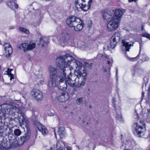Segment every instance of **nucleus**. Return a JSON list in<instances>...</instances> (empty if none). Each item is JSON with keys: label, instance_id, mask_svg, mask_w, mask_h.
I'll return each instance as SVG.
<instances>
[{"label": "nucleus", "instance_id": "nucleus-1", "mask_svg": "<svg viewBox=\"0 0 150 150\" xmlns=\"http://www.w3.org/2000/svg\"><path fill=\"white\" fill-rule=\"evenodd\" d=\"M71 61H76L75 59L68 54L57 58L56 69L50 67L49 69L50 74V79L48 83L49 87H57L63 82L64 77L67 73V67L70 65Z\"/></svg>", "mask_w": 150, "mask_h": 150}, {"label": "nucleus", "instance_id": "nucleus-2", "mask_svg": "<svg viewBox=\"0 0 150 150\" xmlns=\"http://www.w3.org/2000/svg\"><path fill=\"white\" fill-rule=\"evenodd\" d=\"M76 61H71L70 64H73L77 69L74 71L72 78H70L69 74L67 75L66 74L64 77V80L63 82L58 86L59 88L63 91L65 90L67 87V83L72 87L80 88L83 86L85 83L87 74L85 68L82 67V64L80 62L75 59ZM67 72L70 70H68Z\"/></svg>", "mask_w": 150, "mask_h": 150}, {"label": "nucleus", "instance_id": "nucleus-3", "mask_svg": "<svg viewBox=\"0 0 150 150\" xmlns=\"http://www.w3.org/2000/svg\"><path fill=\"white\" fill-rule=\"evenodd\" d=\"M16 113L18 115L15 118L17 119L20 123L24 125L27 127H28V121L24 117V114L20 107L4 104L0 106V134L6 132L8 128L7 126L2 122L1 119L5 120L9 116L13 117L16 115Z\"/></svg>", "mask_w": 150, "mask_h": 150}, {"label": "nucleus", "instance_id": "nucleus-4", "mask_svg": "<svg viewBox=\"0 0 150 150\" xmlns=\"http://www.w3.org/2000/svg\"><path fill=\"white\" fill-rule=\"evenodd\" d=\"M68 25L73 27L76 31L81 30L83 27V24L80 19L75 16H70L67 18L66 21Z\"/></svg>", "mask_w": 150, "mask_h": 150}, {"label": "nucleus", "instance_id": "nucleus-5", "mask_svg": "<svg viewBox=\"0 0 150 150\" xmlns=\"http://www.w3.org/2000/svg\"><path fill=\"white\" fill-rule=\"evenodd\" d=\"M139 123V124L137 123H134V125L136 127L133 130V133L138 137H143L144 136L146 129L145 124L142 121H140Z\"/></svg>", "mask_w": 150, "mask_h": 150}, {"label": "nucleus", "instance_id": "nucleus-6", "mask_svg": "<svg viewBox=\"0 0 150 150\" xmlns=\"http://www.w3.org/2000/svg\"><path fill=\"white\" fill-rule=\"evenodd\" d=\"M85 0H76L75 4L76 7L79 8L84 11H86L90 8V4L92 2V0H90L88 3V5H86L85 4Z\"/></svg>", "mask_w": 150, "mask_h": 150}, {"label": "nucleus", "instance_id": "nucleus-7", "mask_svg": "<svg viewBox=\"0 0 150 150\" xmlns=\"http://www.w3.org/2000/svg\"><path fill=\"white\" fill-rule=\"evenodd\" d=\"M120 21L115 17H112L107 24V28L108 31H111L117 29L119 24Z\"/></svg>", "mask_w": 150, "mask_h": 150}, {"label": "nucleus", "instance_id": "nucleus-8", "mask_svg": "<svg viewBox=\"0 0 150 150\" xmlns=\"http://www.w3.org/2000/svg\"><path fill=\"white\" fill-rule=\"evenodd\" d=\"M31 94L32 97L38 102L41 101L43 98L42 93L38 89H34L32 90L31 92Z\"/></svg>", "mask_w": 150, "mask_h": 150}, {"label": "nucleus", "instance_id": "nucleus-9", "mask_svg": "<svg viewBox=\"0 0 150 150\" xmlns=\"http://www.w3.org/2000/svg\"><path fill=\"white\" fill-rule=\"evenodd\" d=\"M30 134L28 132H27L24 135L21 137L20 139L17 141V143L19 146L22 145L26 141L30 138Z\"/></svg>", "mask_w": 150, "mask_h": 150}, {"label": "nucleus", "instance_id": "nucleus-10", "mask_svg": "<svg viewBox=\"0 0 150 150\" xmlns=\"http://www.w3.org/2000/svg\"><path fill=\"white\" fill-rule=\"evenodd\" d=\"M125 10L122 8H119L116 9L114 11V16L113 17H115V19H117L120 21L121 17L125 12Z\"/></svg>", "mask_w": 150, "mask_h": 150}, {"label": "nucleus", "instance_id": "nucleus-11", "mask_svg": "<svg viewBox=\"0 0 150 150\" xmlns=\"http://www.w3.org/2000/svg\"><path fill=\"white\" fill-rule=\"evenodd\" d=\"M122 50L124 52L129 51L130 47L133 46L131 44L126 42L125 40H122Z\"/></svg>", "mask_w": 150, "mask_h": 150}, {"label": "nucleus", "instance_id": "nucleus-12", "mask_svg": "<svg viewBox=\"0 0 150 150\" xmlns=\"http://www.w3.org/2000/svg\"><path fill=\"white\" fill-rule=\"evenodd\" d=\"M69 98L68 93L65 92L62 93L61 95L58 97V100L60 102H62L67 100Z\"/></svg>", "mask_w": 150, "mask_h": 150}, {"label": "nucleus", "instance_id": "nucleus-13", "mask_svg": "<svg viewBox=\"0 0 150 150\" xmlns=\"http://www.w3.org/2000/svg\"><path fill=\"white\" fill-rule=\"evenodd\" d=\"M114 13V10H111L108 11H104L103 13V17L105 20H108L110 18Z\"/></svg>", "mask_w": 150, "mask_h": 150}, {"label": "nucleus", "instance_id": "nucleus-14", "mask_svg": "<svg viewBox=\"0 0 150 150\" xmlns=\"http://www.w3.org/2000/svg\"><path fill=\"white\" fill-rule=\"evenodd\" d=\"M70 40V35L67 33L63 34L60 38L61 41L63 42H67Z\"/></svg>", "mask_w": 150, "mask_h": 150}, {"label": "nucleus", "instance_id": "nucleus-15", "mask_svg": "<svg viewBox=\"0 0 150 150\" xmlns=\"http://www.w3.org/2000/svg\"><path fill=\"white\" fill-rule=\"evenodd\" d=\"M4 47L6 52L8 54H11L13 52L12 48L9 43H5L4 45Z\"/></svg>", "mask_w": 150, "mask_h": 150}, {"label": "nucleus", "instance_id": "nucleus-16", "mask_svg": "<svg viewBox=\"0 0 150 150\" xmlns=\"http://www.w3.org/2000/svg\"><path fill=\"white\" fill-rule=\"evenodd\" d=\"M65 147L64 143L61 140L58 141L56 144V148L57 150H61Z\"/></svg>", "mask_w": 150, "mask_h": 150}, {"label": "nucleus", "instance_id": "nucleus-17", "mask_svg": "<svg viewBox=\"0 0 150 150\" xmlns=\"http://www.w3.org/2000/svg\"><path fill=\"white\" fill-rule=\"evenodd\" d=\"M121 38V34L119 32H116L112 36L111 39L118 42L120 41Z\"/></svg>", "mask_w": 150, "mask_h": 150}, {"label": "nucleus", "instance_id": "nucleus-18", "mask_svg": "<svg viewBox=\"0 0 150 150\" xmlns=\"http://www.w3.org/2000/svg\"><path fill=\"white\" fill-rule=\"evenodd\" d=\"M16 1L15 0H9L8 3V5L11 8H15L17 9L18 8V5L16 4Z\"/></svg>", "mask_w": 150, "mask_h": 150}, {"label": "nucleus", "instance_id": "nucleus-19", "mask_svg": "<svg viewBox=\"0 0 150 150\" xmlns=\"http://www.w3.org/2000/svg\"><path fill=\"white\" fill-rule=\"evenodd\" d=\"M142 72V70L139 67L135 66L133 68L132 71V75L134 76L136 74L139 75L141 74Z\"/></svg>", "mask_w": 150, "mask_h": 150}, {"label": "nucleus", "instance_id": "nucleus-20", "mask_svg": "<svg viewBox=\"0 0 150 150\" xmlns=\"http://www.w3.org/2000/svg\"><path fill=\"white\" fill-rule=\"evenodd\" d=\"M58 133L61 139L63 138L65 135V128L62 127L59 128L58 131Z\"/></svg>", "mask_w": 150, "mask_h": 150}, {"label": "nucleus", "instance_id": "nucleus-21", "mask_svg": "<svg viewBox=\"0 0 150 150\" xmlns=\"http://www.w3.org/2000/svg\"><path fill=\"white\" fill-rule=\"evenodd\" d=\"M120 108H119L117 109V111H116L117 114L116 118L117 120L119 121L120 122H122L123 120L122 119V116L121 115V114L120 113Z\"/></svg>", "mask_w": 150, "mask_h": 150}, {"label": "nucleus", "instance_id": "nucleus-22", "mask_svg": "<svg viewBox=\"0 0 150 150\" xmlns=\"http://www.w3.org/2000/svg\"><path fill=\"white\" fill-rule=\"evenodd\" d=\"M11 142L9 146V148H15L19 146L17 143V140L16 139L11 141Z\"/></svg>", "mask_w": 150, "mask_h": 150}, {"label": "nucleus", "instance_id": "nucleus-23", "mask_svg": "<svg viewBox=\"0 0 150 150\" xmlns=\"http://www.w3.org/2000/svg\"><path fill=\"white\" fill-rule=\"evenodd\" d=\"M7 142L6 141L3 140L0 143V149H2L3 148H8L7 146Z\"/></svg>", "mask_w": 150, "mask_h": 150}, {"label": "nucleus", "instance_id": "nucleus-24", "mask_svg": "<svg viewBox=\"0 0 150 150\" xmlns=\"http://www.w3.org/2000/svg\"><path fill=\"white\" fill-rule=\"evenodd\" d=\"M32 118L33 120L35 121V120L38 117L37 112L34 110L33 109L32 110Z\"/></svg>", "mask_w": 150, "mask_h": 150}, {"label": "nucleus", "instance_id": "nucleus-25", "mask_svg": "<svg viewBox=\"0 0 150 150\" xmlns=\"http://www.w3.org/2000/svg\"><path fill=\"white\" fill-rule=\"evenodd\" d=\"M36 81L39 82L41 84H42L44 82V79L42 76V75L39 76L36 79Z\"/></svg>", "mask_w": 150, "mask_h": 150}, {"label": "nucleus", "instance_id": "nucleus-26", "mask_svg": "<svg viewBox=\"0 0 150 150\" xmlns=\"http://www.w3.org/2000/svg\"><path fill=\"white\" fill-rule=\"evenodd\" d=\"M140 59L143 62H145L148 61L149 59L145 54H143L141 55Z\"/></svg>", "mask_w": 150, "mask_h": 150}, {"label": "nucleus", "instance_id": "nucleus-27", "mask_svg": "<svg viewBox=\"0 0 150 150\" xmlns=\"http://www.w3.org/2000/svg\"><path fill=\"white\" fill-rule=\"evenodd\" d=\"M36 44L35 42L30 43L28 45V47H27L28 50H31L33 49L35 47Z\"/></svg>", "mask_w": 150, "mask_h": 150}, {"label": "nucleus", "instance_id": "nucleus-28", "mask_svg": "<svg viewBox=\"0 0 150 150\" xmlns=\"http://www.w3.org/2000/svg\"><path fill=\"white\" fill-rule=\"evenodd\" d=\"M35 125L36 126L39 130H41V128L44 127V126L42 125L40 122H35Z\"/></svg>", "mask_w": 150, "mask_h": 150}, {"label": "nucleus", "instance_id": "nucleus-29", "mask_svg": "<svg viewBox=\"0 0 150 150\" xmlns=\"http://www.w3.org/2000/svg\"><path fill=\"white\" fill-rule=\"evenodd\" d=\"M19 30L20 31L25 34H28L29 33V31L27 29L23 27H20L19 28Z\"/></svg>", "mask_w": 150, "mask_h": 150}, {"label": "nucleus", "instance_id": "nucleus-30", "mask_svg": "<svg viewBox=\"0 0 150 150\" xmlns=\"http://www.w3.org/2000/svg\"><path fill=\"white\" fill-rule=\"evenodd\" d=\"M40 41L41 42H42L44 43L47 45L48 44V39L47 38L45 37H43L40 38Z\"/></svg>", "mask_w": 150, "mask_h": 150}, {"label": "nucleus", "instance_id": "nucleus-31", "mask_svg": "<svg viewBox=\"0 0 150 150\" xmlns=\"http://www.w3.org/2000/svg\"><path fill=\"white\" fill-rule=\"evenodd\" d=\"M40 132L43 134H46L48 132V131L47 129L44 126V127H42L41 129V130H39Z\"/></svg>", "mask_w": 150, "mask_h": 150}, {"label": "nucleus", "instance_id": "nucleus-32", "mask_svg": "<svg viewBox=\"0 0 150 150\" xmlns=\"http://www.w3.org/2000/svg\"><path fill=\"white\" fill-rule=\"evenodd\" d=\"M117 43L115 41H115H114L113 40H112V39H111L110 45L112 48H114L115 47Z\"/></svg>", "mask_w": 150, "mask_h": 150}, {"label": "nucleus", "instance_id": "nucleus-33", "mask_svg": "<svg viewBox=\"0 0 150 150\" xmlns=\"http://www.w3.org/2000/svg\"><path fill=\"white\" fill-rule=\"evenodd\" d=\"M141 51V48L140 49V50H139V54H138L137 55V56L135 57H133V58H130L128 56H127V58L129 59V60L132 61H134L136 60L139 57V55L140 54V52Z\"/></svg>", "mask_w": 150, "mask_h": 150}, {"label": "nucleus", "instance_id": "nucleus-34", "mask_svg": "<svg viewBox=\"0 0 150 150\" xmlns=\"http://www.w3.org/2000/svg\"><path fill=\"white\" fill-rule=\"evenodd\" d=\"M83 100V98L82 97L78 98L76 100V103L78 105H80L82 103Z\"/></svg>", "mask_w": 150, "mask_h": 150}, {"label": "nucleus", "instance_id": "nucleus-35", "mask_svg": "<svg viewBox=\"0 0 150 150\" xmlns=\"http://www.w3.org/2000/svg\"><path fill=\"white\" fill-rule=\"evenodd\" d=\"M141 36L143 37H146L150 40V34L147 32L143 33L141 35Z\"/></svg>", "mask_w": 150, "mask_h": 150}, {"label": "nucleus", "instance_id": "nucleus-36", "mask_svg": "<svg viewBox=\"0 0 150 150\" xmlns=\"http://www.w3.org/2000/svg\"><path fill=\"white\" fill-rule=\"evenodd\" d=\"M14 134L16 136H19L21 134V132L18 129H16L14 131Z\"/></svg>", "mask_w": 150, "mask_h": 150}, {"label": "nucleus", "instance_id": "nucleus-37", "mask_svg": "<svg viewBox=\"0 0 150 150\" xmlns=\"http://www.w3.org/2000/svg\"><path fill=\"white\" fill-rule=\"evenodd\" d=\"M22 47L23 49V51L25 52L26 50H27V47H28V45L26 43H23V44H21Z\"/></svg>", "mask_w": 150, "mask_h": 150}, {"label": "nucleus", "instance_id": "nucleus-38", "mask_svg": "<svg viewBox=\"0 0 150 150\" xmlns=\"http://www.w3.org/2000/svg\"><path fill=\"white\" fill-rule=\"evenodd\" d=\"M113 106L114 108V109L115 110H116V111H117V109H118V108H120L119 107H117V106L116 105V104H115V102L116 101V100H115V98H113Z\"/></svg>", "mask_w": 150, "mask_h": 150}, {"label": "nucleus", "instance_id": "nucleus-39", "mask_svg": "<svg viewBox=\"0 0 150 150\" xmlns=\"http://www.w3.org/2000/svg\"><path fill=\"white\" fill-rule=\"evenodd\" d=\"M85 66L86 67H88L91 69L92 67V63H91L90 64H89L87 62H86L85 63Z\"/></svg>", "mask_w": 150, "mask_h": 150}, {"label": "nucleus", "instance_id": "nucleus-40", "mask_svg": "<svg viewBox=\"0 0 150 150\" xmlns=\"http://www.w3.org/2000/svg\"><path fill=\"white\" fill-rule=\"evenodd\" d=\"M109 49V46L106 44L103 47V50L104 51L108 50Z\"/></svg>", "mask_w": 150, "mask_h": 150}, {"label": "nucleus", "instance_id": "nucleus-41", "mask_svg": "<svg viewBox=\"0 0 150 150\" xmlns=\"http://www.w3.org/2000/svg\"><path fill=\"white\" fill-rule=\"evenodd\" d=\"M109 60L107 61V64H112L113 62L112 59V57L109 59Z\"/></svg>", "mask_w": 150, "mask_h": 150}, {"label": "nucleus", "instance_id": "nucleus-42", "mask_svg": "<svg viewBox=\"0 0 150 150\" xmlns=\"http://www.w3.org/2000/svg\"><path fill=\"white\" fill-rule=\"evenodd\" d=\"M47 115L50 116H52L54 115V113L50 111H49L47 112Z\"/></svg>", "mask_w": 150, "mask_h": 150}, {"label": "nucleus", "instance_id": "nucleus-43", "mask_svg": "<svg viewBox=\"0 0 150 150\" xmlns=\"http://www.w3.org/2000/svg\"><path fill=\"white\" fill-rule=\"evenodd\" d=\"M127 147L126 144L125 143H122V145L120 146V148L122 149H124L125 148H126Z\"/></svg>", "mask_w": 150, "mask_h": 150}, {"label": "nucleus", "instance_id": "nucleus-44", "mask_svg": "<svg viewBox=\"0 0 150 150\" xmlns=\"http://www.w3.org/2000/svg\"><path fill=\"white\" fill-rule=\"evenodd\" d=\"M9 76L10 77V80L11 81L12 79H14L13 75L11 73H10L9 74Z\"/></svg>", "mask_w": 150, "mask_h": 150}, {"label": "nucleus", "instance_id": "nucleus-45", "mask_svg": "<svg viewBox=\"0 0 150 150\" xmlns=\"http://www.w3.org/2000/svg\"><path fill=\"white\" fill-rule=\"evenodd\" d=\"M22 47V44H21L19 46L18 48L19 49L21 50V48Z\"/></svg>", "mask_w": 150, "mask_h": 150}, {"label": "nucleus", "instance_id": "nucleus-46", "mask_svg": "<svg viewBox=\"0 0 150 150\" xmlns=\"http://www.w3.org/2000/svg\"><path fill=\"white\" fill-rule=\"evenodd\" d=\"M147 138L149 139V141H150V132L149 133V134Z\"/></svg>", "mask_w": 150, "mask_h": 150}, {"label": "nucleus", "instance_id": "nucleus-47", "mask_svg": "<svg viewBox=\"0 0 150 150\" xmlns=\"http://www.w3.org/2000/svg\"><path fill=\"white\" fill-rule=\"evenodd\" d=\"M144 30V28L143 25H142V31H143Z\"/></svg>", "mask_w": 150, "mask_h": 150}, {"label": "nucleus", "instance_id": "nucleus-48", "mask_svg": "<svg viewBox=\"0 0 150 150\" xmlns=\"http://www.w3.org/2000/svg\"><path fill=\"white\" fill-rule=\"evenodd\" d=\"M117 74H118V69L117 68H116V75L117 76Z\"/></svg>", "mask_w": 150, "mask_h": 150}, {"label": "nucleus", "instance_id": "nucleus-49", "mask_svg": "<svg viewBox=\"0 0 150 150\" xmlns=\"http://www.w3.org/2000/svg\"><path fill=\"white\" fill-rule=\"evenodd\" d=\"M54 135H55V137H56V133L55 132V129H54Z\"/></svg>", "mask_w": 150, "mask_h": 150}, {"label": "nucleus", "instance_id": "nucleus-50", "mask_svg": "<svg viewBox=\"0 0 150 150\" xmlns=\"http://www.w3.org/2000/svg\"><path fill=\"white\" fill-rule=\"evenodd\" d=\"M14 27H11L9 28L10 29H13L14 28Z\"/></svg>", "mask_w": 150, "mask_h": 150}, {"label": "nucleus", "instance_id": "nucleus-51", "mask_svg": "<svg viewBox=\"0 0 150 150\" xmlns=\"http://www.w3.org/2000/svg\"><path fill=\"white\" fill-rule=\"evenodd\" d=\"M147 110L149 113L150 112V109H147Z\"/></svg>", "mask_w": 150, "mask_h": 150}, {"label": "nucleus", "instance_id": "nucleus-52", "mask_svg": "<svg viewBox=\"0 0 150 150\" xmlns=\"http://www.w3.org/2000/svg\"><path fill=\"white\" fill-rule=\"evenodd\" d=\"M42 47H43L44 46V45L43 44H42L41 45Z\"/></svg>", "mask_w": 150, "mask_h": 150}, {"label": "nucleus", "instance_id": "nucleus-53", "mask_svg": "<svg viewBox=\"0 0 150 150\" xmlns=\"http://www.w3.org/2000/svg\"><path fill=\"white\" fill-rule=\"evenodd\" d=\"M82 43H83L82 45H84V46H85V44L83 42H82Z\"/></svg>", "mask_w": 150, "mask_h": 150}, {"label": "nucleus", "instance_id": "nucleus-54", "mask_svg": "<svg viewBox=\"0 0 150 150\" xmlns=\"http://www.w3.org/2000/svg\"><path fill=\"white\" fill-rule=\"evenodd\" d=\"M108 57H109L108 56H106L105 57L107 59H108Z\"/></svg>", "mask_w": 150, "mask_h": 150}, {"label": "nucleus", "instance_id": "nucleus-55", "mask_svg": "<svg viewBox=\"0 0 150 150\" xmlns=\"http://www.w3.org/2000/svg\"><path fill=\"white\" fill-rule=\"evenodd\" d=\"M104 71H105L106 72L107 71V70H106V69H104Z\"/></svg>", "mask_w": 150, "mask_h": 150}, {"label": "nucleus", "instance_id": "nucleus-56", "mask_svg": "<svg viewBox=\"0 0 150 150\" xmlns=\"http://www.w3.org/2000/svg\"><path fill=\"white\" fill-rule=\"evenodd\" d=\"M142 95H143V96L144 95V92H142Z\"/></svg>", "mask_w": 150, "mask_h": 150}, {"label": "nucleus", "instance_id": "nucleus-57", "mask_svg": "<svg viewBox=\"0 0 150 150\" xmlns=\"http://www.w3.org/2000/svg\"><path fill=\"white\" fill-rule=\"evenodd\" d=\"M13 70L12 69H10V72H11V71H12Z\"/></svg>", "mask_w": 150, "mask_h": 150}, {"label": "nucleus", "instance_id": "nucleus-58", "mask_svg": "<svg viewBox=\"0 0 150 150\" xmlns=\"http://www.w3.org/2000/svg\"><path fill=\"white\" fill-rule=\"evenodd\" d=\"M3 0H0V2H1Z\"/></svg>", "mask_w": 150, "mask_h": 150}, {"label": "nucleus", "instance_id": "nucleus-59", "mask_svg": "<svg viewBox=\"0 0 150 150\" xmlns=\"http://www.w3.org/2000/svg\"><path fill=\"white\" fill-rule=\"evenodd\" d=\"M141 46H140V48H141Z\"/></svg>", "mask_w": 150, "mask_h": 150}]
</instances>
